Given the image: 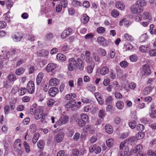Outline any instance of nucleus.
Instances as JSON below:
<instances>
[{"label": "nucleus", "mask_w": 156, "mask_h": 156, "mask_svg": "<svg viewBox=\"0 0 156 156\" xmlns=\"http://www.w3.org/2000/svg\"><path fill=\"white\" fill-rule=\"evenodd\" d=\"M68 67L70 71H72L77 68V62L75 58H72L69 59Z\"/></svg>", "instance_id": "obj_2"}, {"label": "nucleus", "mask_w": 156, "mask_h": 156, "mask_svg": "<svg viewBox=\"0 0 156 156\" xmlns=\"http://www.w3.org/2000/svg\"><path fill=\"white\" fill-rule=\"evenodd\" d=\"M37 129L36 126L34 124H32L30 126V130L32 133H34L36 131Z\"/></svg>", "instance_id": "obj_45"}, {"label": "nucleus", "mask_w": 156, "mask_h": 156, "mask_svg": "<svg viewBox=\"0 0 156 156\" xmlns=\"http://www.w3.org/2000/svg\"><path fill=\"white\" fill-rule=\"evenodd\" d=\"M72 152L73 154L71 156H78L79 154V151L77 149H73Z\"/></svg>", "instance_id": "obj_61"}, {"label": "nucleus", "mask_w": 156, "mask_h": 156, "mask_svg": "<svg viewBox=\"0 0 156 156\" xmlns=\"http://www.w3.org/2000/svg\"><path fill=\"white\" fill-rule=\"evenodd\" d=\"M78 65V68L80 70H83L84 68V63L80 58L77 59V65Z\"/></svg>", "instance_id": "obj_14"}, {"label": "nucleus", "mask_w": 156, "mask_h": 156, "mask_svg": "<svg viewBox=\"0 0 156 156\" xmlns=\"http://www.w3.org/2000/svg\"><path fill=\"white\" fill-rule=\"evenodd\" d=\"M127 86H128L127 87H125V89L126 90L127 92H128L129 90V89L127 88L128 87L129 89L134 90L136 88V84L133 82H131L128 83Z\"/></svg>", "instance_id": "obj_16"}, {"label": "nucleus", "mask_w": 156, "mask_h": 156, "mask_svg": "<svg viewBox=\"0 0 156 156\" xmlns=\"http://www.w3.org/2000/svg\"><path fill=\"white\" fill-rule=\"evenodd\" d=\"M76 95L74 93H70L66 95L65 97V98L67 100H69L71 99L76 98Z\"/></svg>", "instance_id": "obj_33"}, {"label": "nucleus", "mask_w": 156, "mask_h": 156, "mask_svg": "<svg viewBox=\"0 0 156 156\" xmlns=\"http://www.w3.org/2000/svg\"><path fill=\"white\" fill-rule=\"evenodd\" d=\"M113 98L112 96L108 97L106 99L105 102L107 105L110 104L113 100Z\"/></svg>", "instance_id": "obj_52"}, {"label": "nucleus", "mask_w": 156, "mask_h": 156, "mask_svg": "<svg viewBox=\"0 0 156 156\" xmlns=\"http://www.w3.org/2000/svg\"><path fill=\"white\" fill-rule=\"evenodd\" d=\"M124 36L125 39L127 41H132L134 40L133 37L127 33L125 34Z\"/></svg>", "instance_id": "obj_36"}, {"label": "nucleus", "mask_w": 156, "mask_h": 156, "mask_svg": "<svg viewBox=\"0 0 156 156\" xmlns=\"http://www.w3.org/2000/svg\"><path fill=\"white\" fill-rule=\"evenodd\" d=\"M76 101L75 100L72 99L65 105V107L67 108H72L76 106Z\"/></svg>", "instance_id": "obj_13"}, {"label": "nucleus", "mask_w": 156, "mask_h": 156, "mask_svg": "<svg viewBox=\"0 0 156 156\" xmlns=\"http://www.w3.org/2000/svg\"><path fill=\"white\" fill-rule=\"evenodd\" d=\"M53 37V34L52 33H49L47 34L45 37V38L46 40H50L52 39Z\"/></svg>", "instance_id": "obj_63"}, {"label": "nucleus", "mask_w": 156, "mask_h": 156, "mask_svg": "<svg viewBox=\"0 0 156 156\" xmlns=\"http://www.w3.org/2000/svg\"><path fill=\"white\" fill-rule=\"evenodd\" d=\"M101 151V149L100 147L97 146L95 144L94 153L96 154L99 153Z\"/></svg>", "instance_id": "obj_53"}, {"label": "nucleus", "mask_w": 156, "mask_h": 156, "mask_svg": "<svg viewBox=\"0 0 156 156\" xmlns=\"http://www.w3.org/2000/svg\"><path fill=\"white\" fill-rule=\"evenodd\" d=\"M85 55L86 57V61L88 63H90L93 62H92L93 58L91 56V53L88 51H86L85 53Z\"/></svg>", "instance_id": "obj_10"}, {"label": "nucleus", "mask_w": 156, "mask_h": 156, "mask_svg": "<svg viewBox=\"0 0 156 156\" xmlns=\"http://www.w3.org/2000/svg\"><path fill=\"white\" fill-rule=\"evenodd\" d=\"M27 90L29 94H33L35 90L34 84L32 81H29L27 85Z\"/></svg>", "instance_id": "obj_5"}, {"label": "nucleus", "mask_w": 156, "mask_h": 156, "mask_svg": "<svg viewBox=\"0 0 156 156\" xmlns=\"http://www.w3.org/2000/svg\"><path fill=\"white\" fill-rule=\"evenodd\" d=\"M44 143L42 140H39L37 143V146L40 149H42L44 146Z\"/></svg>", "instance_id": "obj_64"}, {"label": "nucleus", "mask_w": 156, "mask_h": 156, "mask_svg": "<svg viewBox=\"0 0 156 156\" xmlns=\"http://www.w3.org/2000/svg\"><path fill=\"white\" fill-rule=\"evenodd\" d=\"M111 15L113 17H116L119 16V13L117 10L114 9L112 11Z\"/></svg>", "instance_id": "obj_49"}, {"label": "nucleus", "mask_w": 156, "mask_h": 156, "mask_svg": "<svg viewBox=\"0 0 156 156\" xmlns=\"http://www.w3.org/2000/svg\"><path fill=\"white\" fill-rule=\"evenodd\" d=\"M36 105H34L32 106L30 110V113L32 115L35 114L34 118L38 120L40 119V116L43 114V111L42 107H36Z\"/></svg>", "instance_id": "obj_1"}, {"label": "nucleus", "mask_w": 156, "mask_h": 156, "mask_svg": "<svg viewBox=\"0 0 156 156\" xmlns=\"http://www.w3.org/2000/svg\"><path fill=\"white\" fill-rule=\"evenodd\" d=\"M142 17L144 20H147L148 21H151L152 20L151 15L147 12H144L142 15Z\"/></svg>", "instance_id": "obj_12"}, {"label": "nucleus", "mask_w": 156, "mask_h": 156, "mask_svg": "<svg viewBox=\"0 0 156 156\" xmlns=\"http://www.w3.org/2000/svg\"><path fill=\"white\" fill-rule=\"evenodd\" d=\"M129 59L131 61L136 62L137 59V56L135 55H133L130 56L129 57Z\"/></svg>", "instance_id": "obj_60"}, {"label": "nucleus", "mask_w": 156, "mask_h": 156, "mask_svg": "<svg viewBox=\"0 0 156 156\" xmlns=\"http://www.w3.org/2000/svg\"><path fill=\"white\" fill-rule=\"evenodd\" d=\"M23 145L26 152L27 153L29 152L30 151V148L28 144L26 141H24Z\"/></svg>", "instance_id": "obj_43"}, {"label": "nucleus", "mask_w": 156, "mask_h": 156, "mask_svg": "<svg viewBox=\"0 0 156 156\" xmlns=\"http://www.w3.org/2000/svg\"><path fill=\"white\" fill-rule=\"evenodd\" d=\"M120 151L124 152L125 154H127L129 151V149L128 146L126 145V141H124L120 143L119 145Z\"/></svg>", "instance_id": "obj_8"}, {"label": "nucleus", "mask_w": 156, "mask_h": 156, "mask_svg": "<svg viewBox=\"0 0 156 156\" xmlns=\"http://www.w3.org/2000/svg\"><path fill=\"white\" fill-rule=\"evenodd\" d=\"M43 77V74L42 73H40L36 78V83L37 85H39Z\"/></svg>", "instance_id": "obj_26"}, {"label": "nucleus", "mask_w": 156, "mask_h": 156, "mask_svg": "<svg viewBox=\"0 0 156 156\" xmlns=\"http://www.w3.org/2000/svg\"><path fill=\"white\" fill-rule=\"evenodd\" d=\"M136 125V123L135 121H131L129 124V126L132 129L135 128Z\"/></svg>", "instance_id": "obj_62"}, {"label": "nucleus", "mask_w": 156, "mask_h": 156, "mask_svg": "<svg viewBox=\"0 0 156 156\" xmlns=\"http://www.w3.org/2000/svg\"><path fill=\"white\" fill-rule=\"evenodd\" d=\"M48 115L46 113H44L42 114V117L41 119V121L42 123L45 124L47 123L46 121L47 119Z\"/></svg>", "instance_id": "obj_34"}, {"label": "nucleus", "mask_w": 156, "mask_h": 156, "mask_svg": "<svg viewBox=\"0 0 156 156\" xmlns=\"http://www.w3.org/2000/svg\"><path fill=\"white\" fill-rule=\"evenodd\" d=\"M58 91V89L55 87H54L51 88L49 90L48 93L50 96L54 97L57 93Z\"/></svg>", "instance_id": "obj_17"}, {"label": "nucleus", "mask_w": 156, "mask_h": 156, "mask_svg": "<svg viewBox=\"0 0 156 156\" xmlns=\"http://www.w3.org/2000/svg\"><path fill=\"white\" fill-rule=\"evenodd\" d=\"M92 55L94 60L96 62H99L101 60L100 57L98 55L97 53L95 52H93L92 53Z\"/></svg>", "instance_id": "obj_39"}, {"label": "nucleus", "mask_w": 156, "mask_h": 156, "mask_svg": "<svg viewBox=\"0 0 156 156\" xmlns=\"http://www.w3.org/2000/svg\"><path fill=\"white\" fill-rule=\"evenodd\" d=\"M142 18V15L137 13L136 15L135 16V20L136 22H140Z\"/></svg>", "instance_id": "obj_55"}, {"label": "nucleus", "mask_w": 156, "mask_h": 156, "mask_svg": "<svg viewBox=\"0 0 156 156\" xmlns=\"http://www.w3.org/2000/svg\"><path fill=\"white\" fill-rule=\"evenodd\" d=\"M146 4V2L144 0H138L136 3V4L137 5L139 8H142V7L145 6Z\"/></svg>", "instance_id": "obj_30"}, {"label": "nucleus", "mask_w": 156, "mask_h": 156, "mask_svg": "<svg viewBox=\"0 0 156 156\" xmlns=\"http://www.w3.org/2000/svg\"><path fill=\"white\" fill-rule=\"evenodd\" d=\"M151 70L150 66L147 65L145 64L143 67L142 70L141 72L140 75L141 77H144L151 74Z\"/></svg>", "instance_id": "obj_3"}, {"label": "nucleus", "mask_w": 156, "mask_h": 156, "mask_svg": "<svg viewBox=\"0 0 156 156\" xmlns=\"http://www.w3.org/2000/svg\"><path fill=\"white\" fill-rule=\"evenodd\" d=\"M23 37V35H21V34H20L18 33H16L13 36V38L14 40L16 42L20 41Z\"/></svg>", "instance_id": "obj_27"}, {"label": "nucleus", "mask_w": 156, "mask_h": 156, "mask_svg": "<svg viewBox=\"0 0 156 156\" xmlns=\"http://www.w3.org/2000/svg\"><path fill=\"white\" fill-rule=\"evenodd\" d=\"M151 91V89L150 87H146L143 90V93L145 95H147Z\"/></svg>", "instance_id": "obj_40"}, {"label": "nucleus", "mask_w": 156, "mask_h": 156, "mask_svg": "<svg viewBox=\"0 0 156 156\" xmlns=\"http://www.w3.org/2000/svg\"><path fill=\"white\" fill-rule=\"evenodd\" d=\"M69 35L67 31L65 30L62 33L61 35V37L62 39H64Z\"/></svg>", "instance_id": "obj_46"}, {"label": "nucleus", "mask_w": 156, "mask_h": 156, "mask_svg": "<svg viewBox=\"0 0 156 156\" xmlns=\"http://www.w3.org/2000/svg\"><path fill=\"white\" fill-rule=\"evenodd\" d=\"M17 101V99L15 98L14 99L12 100V103H10V108L11 110H13L15 109V104L16 103Z\"/></svg>", "instance_id": "obj_44"}, {"label": "nucleus", "mask_w": 156, "mask_h": 156, "mask_svg": "<svg viewBox=\"0 0 156 156\" xmlns=\"http://www.w3.org/2000/svg\"><path fill=\"white\" fill-rule=\"evenodd\" d=\"M136 129L139 132H142L144 129V126L141 124H138L136 127Z\"/></svg>", "instance_id": "obj_48"}, {"label": "nucleus", "mask_w": 156, "mask_h": 156, "mask_svg": "<svg viewBox=\"0 0 156 156\" xmlns=\"http://www.w3.org/2000/svg\"><path fill=\"white\" fill-rule=\"evenodd\" d=\"M143 10V8H139L137 5H134L131 8V11L133 13H138Z\"/></svg>", "instance_id": "obj_7"}, {"label": "nucleus", "mask_w": 156, "mask_h": 156, "mask_svg": "<svg viewBox=\"0 0 156 156\" xmlns=\"http://www.w3.org/2000/svg\"><path fill=\"white\" fill-rule=\"evenodd\" d=\"M109 72V69L106 66L102 67L100 69V73L101 75L104 76L107 74Z\"/></svg>", "instance_id": "obj_15"}, {"label": "nucleus", "mask_w": 156, "mask_h": 156, "mask_svg": "<svg viewBox=\"0 0 156 156\" xmlns=\"http://www.w3.org/2000/svg\"><path fill=\"white\" fill-rule=\"evenodd\" d=\"M116 108L122 110L124 107V104L123 102L120 100L117 101L115 103Z\"/></svg>", "instance_id": "obj_21"}, {"label": "nucleus", "mask_w": 156, "mask_h": 156, "mask_svg": "<svg viewBox=\"0 0 156 156\" xmlns=\"http://www.w3.org/2000/svg\"><path fill=\"white\" fill-rule=\"evenodd\" d=\"M115 6L117 8L120 10H123L125 7L123 3L120 1H119L116 2Z\"/></svg>", "instance_id": "obj_28"}, {"label": "nucleus", "mask_w": 156, "mask_h": 156, "mask_svg": "<svg viewBox=\"0 0 156 156\" xmlns=\"http://www.w3.org/2000/svg\"><path fill=\"white\" fill-rule=\"evenodd\" d=\"M61 49L62 51H65L69 49V47L66 44H64L62 46Z\"/></svg>", "instance_id": "obj_54"}, {"label": "nucleus", "mask_w": 156, "mask_h": 156, "mask_svg": "<svg viewBox=\"0 0 156 156\" xmlns=\"http://www.w3.org/2000/svg\"><path fill=\"white\" fill-rule=\"evenodd\" d=\"M105 115V111L103 110H100L99 111L98 114L99 117L101 118H103Z\"/></svg>", "instance_id": "obj_57"}, {"label": "nucleus", "mask_w": 156, "mask_h": 156, "mask_svg": "<svg viewBox=\"0 0 156 156\" xmlns=\"http://www.w3.org/2000/svg\"><path fill=\"white\" fill-rule=\"evenodd\" d=\"M125 19H122L119 22V25L121 26L122 25L123 23H124V25L127 27H128L131 24V22L129 21H125Z\"/></svg>", "instance_id": "obj_32"}, {"label": "nucleus", "mask_w": 156, "mask_h": 156, "mask_svg": "<svg viewBox=\"0 0 156 156\" xmlns=\"http://www.w3.org/2000/svg\"><path fill=\"white\" fill-rule=\"evenodd\" d=\"M124 47L127 50H131L133 49L132 45L128 43H125L124 44Z\"/></svg>", "instance_id": "obj_50"}, {"label": "nucleus", "mask_w": 156, "mask_h": 156, "mask_svg": "<svg viewBox=\"0 0 156 156\" xmlns=\"http://www.w3.org/2000/svg\"><path fill=\"white\" fill-rule=\"evenodd\" d=\"M2 52L3 53V54H2V58L4 59L9 58L11 55H12L16 54V51L15 49H11L8 52H6L5 50H2Z\"/></svg>", "instance_id": "obj_4"}, {"label": "nucleus", "mask_w": 156, "mask_h": 156, "mask_svg": "<svg viewBox=\"0 0 156 156\" xmlns=\"http://www.w3.org/2000/svg\"><path fill=\"white\" fill-rule=\"evenodd\" d=\"M89 20V17L86 14L83 15L81 17V21L82 24H86L88 22Z\"/></svg>", "instance_id": "obj_19"}, {"label": "nucleus", "mask_w": 156, "mask_h": 156, "mask_svg": "<svg viewBox=\"0 0 156 156\" xmlns=\"http://www.w3.org/2000/svg\"><path fill=\"white\" fill-rule=\"evenodd\" d=\"M142 148V146L140 144H138L134 148L133 150V152L134 153H136L138 151H140Z\"/></svg>", "instance_id": "obj_47"}, {"label": "nucleus", "mask_w": 156, "mask_h": 156, "mask_svg": "<svg viewBox=\"0 0 156 156\" xmlns=\"http://www.w3.org/2000/svg\"><path fill=\"white\" fill-rule=\"evenodd\" d=\"M56 58L58 60L60 61H65L66 57L65 56L61 54H58L56 56Z\"/></svg>", "instance_id": "obj_35"}, {"label": "nucleus", "mask_w": 156, "mask_h": 156, "mask_svg": "<svg viewBox=\"0 0 156 156\" xmlns=\"http://www.w3.org/2000/svg\"><path fill=\"white\" fill-rule=\"evenodd\" d=\"M68 117L66 116L61 117L56 122V124L59 126H61L66 123L68 121Z\"/></svg>", "instance_id": "obj_6"}, {"label": "nucleus", "mask_w": 156, "mask_h": 156, "mask_svg": "<svg viewBox=\"0 0 156 156\" xmlns=\"http://www.w3.org/2000/svg\"><path fill=\"white\" fill-rule=\"evenodd\" d=\"M61 5L62 6L63 8L66 7L67 4V1L66 0H60Z\"/></svg>", "instance_id": "obj_59"}, {"label": "nucleus", "mask_w": 156, "mask_h": 156, "mask_svg": "<svg viewBox=\"0 0 156 156\" xmlns=\"http://www.w3.org/2000/svg\"><path fill=\"white\" fill-rule=\"evenodd\" d=\"M88 64L87 68V70L88 73H91L93 70L94 66V62L88 63Z\"/></svg>", "instance_id": "obj_20"}, {"label": "nucleus", "mask_w": 156, "mask_h": 156, "mask_svg": "<svg viewBox=\"0 0 156 156\" xmlns=\"http://www.w3.org/2000/svg\"><path fill=\"white\" fill-rule=\"evenodd\" d=\"M97 41L98 43L102 45H105L106 44V41L104 37H98L97 38Z\"/></svg>", "instance_id": "obj_25"}, {"label": "nucleus", "mask_w": 156, "mask_h": 156, "mask_svg": "<svg viewBox=\"0 0 156 156\" xmlns=\"http://www.w3.org/2000/svg\"><path fill=\"white\" fill-rule=\"evenodd\" d=\"M56 67V64L53 63H50L47 65L46 70L47 72H50L55 69Z\"/></svg>", "instance_id": "obj_11"}, {"label": "nucleus", "mask_w": 156, "mask_h": 156, "mask_svg": "<svg viewBox=\"0 0 156 156\" xmlns=\"http://www.w3.org/2000/svg\"><path fill=\"white\" fill-rule=\"evenodd\" d=\"M105 129L106 132L109 134L112 133L113 131L112 127L109 124H107L105 125Z\"/></svg>", "instance_id": "obj_23"}, {"label": "nucleus", "mask_w": 156, "mask_h": 156, "mask_svg": "<svg viewBox=\"0 0 156 156\" xmlns=\"http://www.w3.org/2000/svg\"><path fill=\"white\" fill-rule=\"evenodd\" d=\"M14 147L15 151L16 152L19 151L21 148V143L19 139L17 140L14 142Z\"/></svg>", "instance_id": "obj_9"}, {"label": "nucleus", "mask_w": 156, "mask_h": 156, "mask_svg": "<svg viewBox=\"0 0 156 156\" xmlns=\"http://www.w3.org/2000/svg\"><path fill=\"white\" fill-rule=\"evenodd\" d=\"M25 71V69L23 68H19L17 69L15 72V73L17 75H20L23 73Z\"/></svg>", "instance_id": "obj_38"}, {"label": "nucleus", "mask_w": 156, "mask_h": 156, "mask_svg": "<svg viewBox=\"0 0 156 156\" xmlns=\"http://www.w3.org/2000/svg\"><path fill=\"white\" fill-rule=\"evenodd\" d=\"M81 119L84 122H88L89 118L88 116L86 114L82 113L80 115Z\"/></svg>", "instance_id": "obj_37"}, {"label": "nucleus", "mask_w": 156, "mask_h": 156, "mask_svg": "<svg viewBox=\"0 0 156 156\" xmlns=\"http://www.w3.org/2000/svg\"><path fill=\"white\" fill-rule=\"evenodd\" d=\"M8 79L10 82H14L16 80L15 75L12 73H10L8 75Z\"/></svg>", "instance_id": "obj_31"}, {"label": "nucleus", "mask_w": 156, "mask_h": 156, "mask_svg": "<svg viewBox=\"0 0 156 156\" xmlns=\"http://www.w3.org/2000/svg\"><path fill=\"white\" fill-rule=\"evenodd\" d=\"M18 91L20 94L22 95H23L26 93L27 90L25 88H21L19 89Z\"/></svg>", "instance_id": "obj_58"}, {"label": "nucleus", "mask_w": 156, "mask_h": 156, "mask_svg": "<svg viewBox=\"0 0 156 156\" xmlns=\"http://www.w3.org/2000/svg\"><path fill=\"white\" fill-rule=\"evenodd\" d=\"M147 154L148 155L150 156H156V150L154 151L151 150H149L148 151Z\"/></svg>", "instance_id": "obj_51"}, {"label": "nucleus", "mask_w": 156, "mask_h": 156, "mask_svg": "<svg viewBox=\"0 0 156 156\" xmlns=\"http://www.w3.org/2000/svg\"><path fill=\"white\" fill-rule=\"evenodd\" d=\"M59 81L55 78L51 79L49 81V85L51 86H56L59 83Z\"/></svg>", "instance_id": "obj_18"}, {"label": "nucleus", "mask_w": 156, "mask_h": 156, "mask_svg": "<svg viewBox=\"0 0 156 156\" xmlns=\"http://www.w3.org/2000/svg\"><path fill=\"white\" fill-rule=\"evenodd\" d=\"M114 142V139L112 138H111L106 140V144L108 147L111 148L113 146Z\"/></svg>", "instance_id": "obj_24"}, {"label": "nucleus", "mask_w": 156, "mask_h": 156, "mask_svg": "<svg viewBox=\"0 0 156 156\" xmlns=\"http://www.w3.org/2000/svg\"><path fill=\"white\" fill-rule=\"evenodd\" d=\"M144 136V132H140L137 133L136 135V138L137 140H140L143 138Z\"/></svg>", "instance_id": "obj_42"}, {"label": "nucleus", "mask_w": 156, "mask_h": 156, "mask_svg": "<svg viewBox=\"0 0 156 156\" xmlns=\"http://www.w3.org/2000/svg\"><path fill=\"white\" fill-rule=\"evenodd\" d=\"M64 137L63 133H60L56 135L55 137L56 141L57 142H61L63 139Z\"/></svg>", "instance_id": "obj_22"}, {"label": "nucleus", "mask_w": 156, "mask_h": 156, "mask_svg": "<svg viewBox=\"0 0 156 156\" xmlns=\"http://www.w3.org/2000/svg\"><path fill=\"white\" fill-rule=\"evenodd\" d=\"M76 122L77 124L80 127H83L86 124L84 121H83V119L81 118H78L76 119Z\"/></svg>", "instance_id": "obj_29"}, {"label": "nucleus", "mask_w": 156, "mask_h": 156, "mask_svg": "<svg viewBox=\"0 0 156 156\" xmlns=\"http://www.w3.org/2000/svg\"><path fill=\"white\" fill-rule=\"evenodd\" d=\"M136 137H135L134 136L131 137L128 140H126V142H128L129 143H132L133 142H134L135 140H136Z\"/></svg>", "instance_id": "obj_56"}, {"label": "nucleus", "mask_w": 156, "mask_h": 156, "mask_svg": "<svg viewBox=\"0 0 156 156\" xmlns=\"http://www.w3.org/2000/svg\"><path fill=\"white\" fill-rule=\"evenodd\" d=\"M148 47L147 45H141L140 47L139 50L141 52H145L148 50Z\"/></svg>", "instance_id": "obj_41"}]
</instances>
